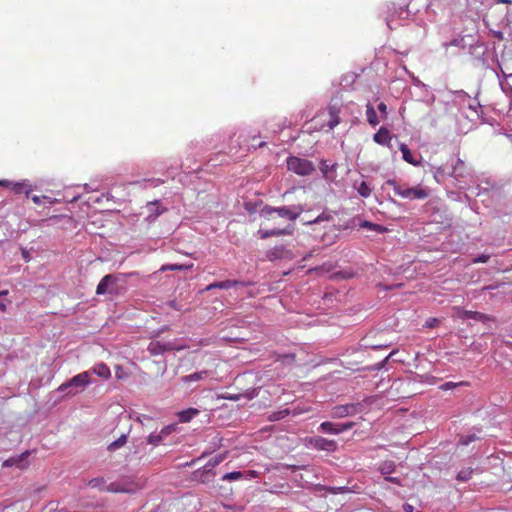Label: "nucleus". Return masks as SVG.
<instances>
[{"label":"nucleus","instance_id":"f257e3e1","mask_svg":"<svg viewBox=\"0 0 512 512\" xmlns=\"http://www.w3.org/2000/svg\"><path fill=\"white\" fill-rule=\"evenodd\" d=\"M126 290V280L123 274H107L96 287L97 295L119 296Z\"/></svg>","mask_w":512,"mask_h":512},{"label":"nucleus","instance_id":"f03ea898","mask_svg":"<svg viewBox=\"0 0 512 512\" xmlns=\"http://www.w3.org/2000/svg\"><path fill=\"white\" fill-rule=\"evenodd\" d=\"M449 176L455 179L457 183L456 186L459 189H463L468 184V180L472 177V172L465 162L457 157L451 160Z\"/></svg>","mask_w":512,"mask_h":512},{"label":"nucleus","instance_id":"7ed1b4c3","mask_svg":"<svg viewBox=\"0 0 512 512\" xmlns=\"http://www.w3.org/2000/svg\"><path fill=\"white\" fill-rule=\"evenodd\" d=\"M304 208L302 205H292V206H282V207H273L270 205H264L260 210V216L269 217L273 213H277L278 216L282 218H286L290 221H295L300 214L303 212Z\"/></svg>","mask_w":512,"mask_h":512},{"label":"nucleus","instance_id":"20e7f679","mask_svg":"<svg viewBox=\"0 0 512 512\" xmlns=\"http://www.w3.org/2000/svg\"><path fill=\"white\" fill-rule=\"evenodd\" d=\"M90 382V372L85 371L75 375L69 381L60 385L58 391L65 395H75L83 391Z\"/></svg>","mask_w":512,"mask_h":512},{"label":"nucleus","instance_id":"39448f33","mask_svg":"<svg viewBox=\"0 0 512 512\" xmlns=\"http://www.w3.org/2000/svg\"><path fill=\"white\" fill-rule=\"evenodd\" d=\"M289 171L299 176H309L315 172L313 162L297 156H289L286 160Z\"/></svg>","mask_w":512,"mask_h":512},{"label":"nucleus","instance_id":"423d86ee","mask_svg":"<svg viewBox=\"0 0 512 512\" xmlns=\"http://www.w3.org/2000/svg\"><path fill=\"white\" fill-rule=\"evenodd\" d=\"M304 444L308 448L325 451L327 453H334L339 449L338 443L335 440L327 439L322 436L306 437Z\"/></svg>","mask_w":512,"mask_h":512},{"label":"nucleus","instance_id":"0eeeda50","mask_svg":"<svg viewBox=\"0 0 512 512\" xmlns=\"http://www.w3.org/2000/svg\"><path fill=\"white\" fill-rule=\"evenodd\" d=\"M168 208L161 203V200H154L148 202L141 211V215L144 216V220L151 224L157 220V218L163 213L167 212Z\"/></svg>","mask_w":512,"mask_h":512},{"label":"nucleus","instance_id":"6e6552de","mask_svg":"<svg viewBox=\"0 0 512 512\" xmlns=\"http://www.w3.org/2000/svg\"><path fill=\"white\" fill-rule=\"evenodd\" d=\"M363 404L358 403H348L344 405H336L331 409L330 416L333 419H340L347 416H354L363 411Z\"/></svg>","mask_w":512,"mask_h":512},{"label":"nucleus","instance_id":"1a4fd4ad","mask_svg":"<svg viewBox=\"0 0 512 512\" xmlns=\"http://www.w3.org/2000/svg\"><path fill=\"white\" fill-rule=\"evenodd\" d=\"M184 348H185L184 346H178L173 341H168V342L152 341L149 343L147 350L151 355L157 356V355L164 354L165 352H170V351H175V350L179 351Z\"/></svg>","mask_w":512,"mask_h":512},{"label":"nucleus","instance_id":"9d476101","mask_svg":"<svg viewBox=\"0 0 512 512\" xmlns=\"http://www.w3.org/2000/svg\"><path fill=\"white\" fill-rule=\"evenodd\" d=\"M458 317L461 319H473L483 324L487 325L488 328H491V323H496V319L490 315L478 312V311H469V310H459Z\"/></svg>","mask_w":512,"mask_h":512},{"label":"nucleus","instance_id":"9b49d317","mask_svg":"<svg viewBox=\"0 0 512 512\" xmlns=\"http://www.w3.org/2000/svg\"><path fill=\"white\" fill-rule=\"evenodd\" d=\"M294 258V253L284 245L275 246L266 252V259L271 262L279 259L292 260Z\"/></svg>","mask_w":512,"mask_h":512},{"label":"nucleus","instance_id":"f8f14e48","mask_svg":"<svg viewBox=\"0 0 512 512\" xmlns=\"http://www.w3.org/2000/svg\"><path fill=\"white\" fill-rule=\"evenodd\" d=\"M215 475V470H210L204 465L202 468H199L192 473V480L201 484H207L214 479Z\"/></svg>","mask_w":512,"mask_h":512},{"label":"nucleus","instance_id":"ddd939ff","mask_svg":"<svg viewBox=\"0 0 512 512\" xmlns=\"http://www.w3.org/2000/svg\"><path fill=\"white\" fill-rule=\"evenodd\" d=\"M428 196L429 190L421 186L405 187L404 193H402V197L408 199H425Z\"/></svg>","mask_w":512,"mask_h":512},{"label":"nucleus","instance_id":"4468645a","mask_svg":"<svg viewBox=\"0 0 512 512\" xmlns=\"http://www.w3.org/2000/svg\"><path fill=\"white\" fill-rule=\"evenodd\" d=\"M29 456V452L26 451L23 454H21L18 457H12L3 462V467H12L16 466L20 469H25L29 466L28 461H26V458Z\"/></svg>","mask_w":512,"mask_h":512},{"label":"nucleus","instance_id":"2eb2a0df","mask_svg":"<svg viewBox=\"0 0 512 512\" xmlns=\"http://www.w3.org/2000/svg\"><path fill=\"white\" fill-rule=\"evenodd\" d=\"M392 135L386 127H381L374 135L373 140L380 145L391 147Z\"/></svg>","mask_w":512,"mask_h":512},{"label":"nucleus","instance_id":"dca6fc26","mask_svg":"<svg viewBox=\"0 0 512 512\" xmlns=\"http://www.w3.org/2000/svg\"><path fill=\"white\" fill-rule=\"evenodd\" d=\"M249 283L247 282H244V281H239V280H225V281H221V282H214L212 284H210L209 286H207V290H211L213 288H220V289H229V288H232V287H237V286H240V287H246L248 286Z\"/></svg>","mask_w":512,"mask_h":512},{"label":"nucleus","instance_id":"f3484780","mask_svg":"<svg viewBox=\"0 0 512 512\" xmlns=\"http://www.w3.org/2000/svg\"><path fill=\"white\" fill-rule=\"evenodd\" d=\"M318 431L321 433H324V434H331V435H339V434L343 433L340 423L330 422V421L322 422L318 427Z\"/></svg>","mask_w":512,"mask_h":512},{"label":"nucleus","instance_id":"a211bd4d","mask_svg":"<svg viewBox=\"0 0 512 512\" xmlns=\"http://www.w3.org/2000/svg\"><path fill=\"white\" fill-rule=\"evenodd\" d=\"M293 226H288L284 229H270V230H259L258 233L260 234L261 239H267L272 236H281V235H291L293 233Z\"/></svg>","mask_w":512,"mask_h":512},{"label":"nucleus","instance_id":"6ab92c4d","mask_svg":"<svg viewBox=\"0 0 512 512\" xmlns=\"http://www.w3.org/2000/svg\"><path fill=\"white\" fill-rule=\"evenodd\" d=\"M340 108L336 105L330 104L328 106L329 120L327 126L330 130L334 129L340 123L339 117Z\"/></svg>","mask_w":512,"mask_h":512},{"label":"nucleus","instance_id":"aec40b11","mask_svg":"<svg viewBox=\"0 0 512 512\" xmlns=\"http://www.w3.org/2000/svg\"><path fill=\"white\" fill-rule=\"evenodd\" d=\"M46 215L48 216L47 218H43V219H34V226H50V225H56L58 223H60L64 218L65 216L64 215H49V213H46Z\"/></svg>","mask_w":512,"mask_h":512},{"label":"nucleus","instance_id":"412c9836","mask_svg":"<svg viewBox=\"0 0 512 512\" xmlns=\"http://www.w3.org/2000/svg\"><path fill=\"white\" fill-rule=\"evenodd\" d=\"M399 149L402 152V158L404 161L408 162L409 164H412L413 166L421 165V161L415 159L409 147L405 143H400Z\"/></svg>","mask_w":512,"mask_h":512},{"label":"nucleus","instance_id":"4be33fe9","mask_svg":"<svg viewBox=\"0 0 512 512\" xmlns=\"http://www.w3.org/2000/svg\"><path fill=\"white\" fill-rule=\"evenodd\" d=\"M333 220V212L331 210L325 209L320 215L312 220L302 219L304 225H313L318 224L324 221H332Z\"/></svg>","mask_w":512,"mask_h":512},{"label":"nucleus","instance_id":"5701e85b","mask_svg":"<svg viewBox=\"0 0 512 512\" xmlns=\"http://www.w3.org/2000/svg\"><path fill=\"white\" fill-rule=\"evenodd\" d=\"M200 411L196 408H188L177 413L179 422L188 423L194 417L198 416Z\"/></svg>","mask_w":512,"mask_h":512},{"label":"nucleus","instance_id":"b1692460","mask_svg":"<svg viewBox=\"0 0 512 512\" xmlns=\"http://www.w3.org/2000/svg\"><path fill=\"white\" fill-rule=\"evenodd\" d=\"M336 167V163L329 165L326 160H321L319 168L325 179L334 180L335 176L333 173L335 172Z\"/></svg>","mask_w":512,"mask_h":512},{"label":"nucleus","instance_id":"393cba45","mask_svg":"<svg viewBox=\"0 0 512 512\" xmlns=\"http://www.w3.org/2000/svg\"><path fill=\"white\" fill-rule=\"evenodd\" d=\"M359 226H360V228H365V229H368V230H372V231H375V232H377L379 234H383V233L388 231L387 227H385L383 225H380V224H377V223H373V222L368 221V220H362L359 223Z\"/></svg>","mask_w":512,"mask_h":512},{"label":"nucleus","instance_id":"a878e982","mask_svg":"<svg viewBox=\"0 0 512 512\" xmlns=\"http://www.w3.org/2000/svg\"><path fill=\"white\" fill-rule=\"evenodd\" d=\"M340 231V228H337V226L333 225L332 229L328 232H325L321 240L325 245H331L335 243L336 239L338 238V233Z\"/></svg>","mask_w":512,"mask_h":512},{"label":"nucleus","instance_id":"bb28decb","mask_svg":"<svg viewBox=\"0 0 512 512\" xmlns=\"http://www.w3.org/2000/svg\"><path fill=\"white\" fill-rule=\"evenodd\" d=\"M207 376H208V371L207 370H202V371H197V372H194L192 374L183 376L181 378V380H182L183 383H190V382H194V381L203 380Z\"/></svg>","mask_w":512,"mask_h":512},{"label":"nucleus","instance_id":"cd10ccee","mask_svg":"<svg viewBox=\"0 0 512 512\" xmlns=\"http://www.w3.org/2000/svg\"><path fill=\"white\" fill-rule=\"evenodd\" d=\"M366 117L367 122L373 127L377 126L380 122L376 114V111L371 103H368L366 105Z\"/></svg>","mask_w":512,"mask_h":512},{"label":"nucleus","instance_id":"c85d7f7f","mask_svg":"<svg viewBox=\"0 0 512 512\" xmlns=\"http://www.w3.org/2000/svg\"><path fill=\"white\" fill-rule=\"evenodd\" d=\"M128 441V433H122L116 440L111 442L107 446V450L112 452L116 451L117 449L123 447Z\"/></svg>","mask_w":512,"mask_h":512},{"label":"nucleus","instance_id":"c756f323","mask_svg":"<svg viewBox=\"0 0 512 512\" xmlns=\"http://www.w3.org/2000/svg\"><path fill=\"white\" fill-rule=\"evenodd\" d=\"M92 372L103 379H108L111 376L109 367L104 363L96 364L93 367Z\"/></svg>","mask_w":512,"mask_h":512},{"label":"nucleus","instance_id":"7c9ffc66","mask_svg":"<svg viewBox=\"0 0 512 512\" xmlns=\"http://www.w3.org/2000/svg\"><path fill=\"white\" fill-rule=\"evenodd\" d=\"M353 187L357 190L358 194L361 197L367 198L371 195L372 189L369 187V185L365 181H361L359 184L355 182L353 184Z\"/></svg>","mask_w":512,"mask_h":512},{"label":"nucleus","instance_id":"2f4dec72","mask_svg":"<svg viewBox=\"0 0 512 512\" xmlns=\"http://www.w3.org/2000/svg\"><path fill=\"white\" fill-rule=\"evenodd\" d=\"M11 190L15 194H23L24 193L27 198H28L29 193H30V187L25 182H14Z\"/></svg>","mask_w":512,"mask_h":512},{"label":"nucleus","instance_id":"473e14b6","mask_svg":"<svg viewBox=\"0 0 512 512\" xmlns=\"http://www.w3.org/2000/svg\"><path fill=\"white\" fill-rule=\"evenodd\" d=\"M486 194L490 198H500L503 196V190L500 187L492 186L491 188H484L478 195Z\"/></svg>","mask_w":512,"mask_h":512},{"label":"nucleus","instance_id":"72a5a7b5","mask_svg":"<svg viewBox=\"0 0 512 512\" xmlns=\"http://www.w3.org/2000/svg\"><path fill=\"white\" fill-rule=\"evenodd\" d=\"M227 456V452L221 453L216 455L215 457L211 458L205 466L208 467L210 470H214V468L219 465L221 462L225 460Z\"/></svg>","mask_w":512,"mask_h":512},{"label":"nucleus","instance_id":"f704fd0d","mask_svg":"<svg viewBox=\"0 0 512 512\" xmlns=\"http://www.w3.org/2000/svg\"><path fill=\"white\" fill-rule=\"evenodd\" d=\"M147 446V441L145 440H133L132 441V452L137 455L140 453H144Z\"/></svg>","mask_w":512,"mask_h":512},{"label":"nucleus","instance_id":"c9c22d12","mask_svg":"<svg viewBox=\"0 0 512 512\" xmlns=\"http://www.w3.org/2000/svg\"><path fill=\"white\" fill-rule=\"evenodd\" d=\"M473 471L474 470L470 467L463 468L457 473L456 479L460 482H466L471 479Z\"/></svg>","mask_w":512,"mask_h":512},{"label":"nucleus","instance_id":"e433bc0d","mask_svg":"<svg viewBox=\"0 0 512 512\" xmlns=\"http://www.w3.org/2000/svg\"><path fill=\"white\" fill-rule=\"evenodd\" d=\"M191 267H192V264H190V265H186V264H168V265L162 266L161 271H166V270H170V271H187Z\"/></svg>","mask_w":512,"mask_h":512},{"label":"nucleus","instance_id":"4c0bfd02","mask_svg":"<svg viewBox=\"0 0 512 512\" xmlns=\"http://www.w3.org/2000/svg\"><path fill=\"white\" fill-rule=\"evenodd\" d=\"M165 439L162 437L160 433L152 432L146 438L147 444H152L153 446H158L163 443Z\"/></svg>","mask_w":512,"mask_h":512},{"label":"nucleus","instance_id":"58836bf2","mask_svg":"<svg viewBox=\"0 0 512 512\" xmlns=\"http://www.w3.org/2000/svg\"><path fill=\"white\" fill-rule=\"evenodd\" d=\"M478 439H479V437L475 433H471L468 435H460L459 440H458V445L467 446L471 442L476 441Z\"/></svg>","mask_w":512,"mask_h":512},{"label":"nucleus","instance_id":"ea45409f","mask_svg":"<svg viewBox=\"0 0 512 512\" xmlns=\"http://www.w3.org/2000/svg\"><path fill=\"white\" fill-rule=\"evenodd\" d=\"M289 414H290V411L288 409L275 411V412H272L268 416V420L271 422L279 421V420L285 418L286 416H288Z\"/></svg>","mask_w":512,"mask_h":512},{"label":"nucleus","instance_id":"a19ab883","mask_svg":"<svg viewBox=\"0 0 512 512\" xmlns=\"http://www.w3.org/2000/svg\"><path fill=\"white\" fill-rule=\"evenodd\" d=\"M244 477L243 472L241 471H232L224 474L222 476V480L224 481H236Z\"/></svg>","mask_w":512,"mask_h":512},{"label":"nucleus","instance_id":"79ce46f5","mask_svg":"<svg viewBox=\"0 0 512 512\" xmlns=\"http://www.w3.org/2000/svg\"><path fill=\"white\" fill-rule=\"evenodd\" d=\"M384 185L392 186L394 189L395 194L402 197V193H404V187L400 185L396 180L394 179H388Z\"/></svg>","mask_w":512,"mask_h":512},{"label":"nucleus","instance_id":"37998d69","mask_svg":"<svg viewBox=\"0 0 512 512\" xmlns=\"http://www.w3.org/2000/svg\"><path fill=\"white\" fill-rule=\"evenodd\" d=\"M178 429V426L176 423H172V424H169V425H166L164 426L161 430H160V434L162 435V437L164 439H166V437L168 435H170L171 433L175 432L176 430Z\"/></svg>","mask_w":512,"mask_h":512},{"label":"nucleus","instance_id":"c03bdc74","mask_svg":"<svg viewBox=\"0 0 512 512\" xmlns=\"http://www.w3.org/2000/svg\"><path fill=\"white\" fill-rule=\"evenodd\" d=\"M463 385H467L466 382L462 381V382H458V383H455V382H445L443 384H441L439 386V389L443 390V391H447V390H452L456 387H459V386H463Z\"/></svg>","mask_w":512,"mask_h":512},{"label":"nucleus","instance_id":"a18cd8bd","mask_svg":"<svg viewBox=\"0 0 512 512\" xmlns=\"http://www.w3.org/2000/svg\"><path fill=\"white\" fill-rule=\"evenodd\" d=\"M46 202L49 203V204H53V203L57 202V199L56 198H51L49 196L39 197V196L34 195V204L40 205V204L46 203Z\"/></svg>","mask_w":512,"mask_h":512},{"label":"nucleus","instance_id":"49530a36","mask_svg":"<svg viewBox=\"0 0 512 512\" xmlns=\"http://www.w3.org/2000/svg\"><path fill=\"white\" fill-rule=\"evenodd\" d=\"M325 490L331 494H339V493L342 494V493H347L350 491L349 487H347V486H340V487L328 486V487H325Z\"/></svg>","mask_w":512,"mask_h":512},{"label":"nucleus","instance_id":"de8ad7c7","mask_svg":"<svg viewBox=\"0 0 512 512\" xmlns=\"http://www.w3.org/2000/svg\"><path fill=\"white\" fill-rule=\"evenodd\" d=\"M445 175H449V165H442L439 168H437L435 172V179L439 182V177H443Z\"/></svg>","mask_w":512,"mask_h":512},{"label":"nucleus","instance_id":"09e8293b","mask_svg":"<svg viewBox=\"0 0 512 512\" xmlns=\"http://www.w3.org/2000/svg\"><path fill=\"white\" fill-rule=\"evenodd\" d=\"M395 469V464L393 462H385L381 468H380V472L383 474V475H388L390 473H392Z\"/></svg>","mask_w":512,"mask_h":512},{"label":"nucleus","instance_id":"8fccbe9b","mask_svg":"<svg viewBox=\"0 0 512 512\" xmlns=\"http://www.w3.org/2000/svg\"><path fill=\"white\" fill-rule=\"evenodd\" d=\"M42 369L47 372V376L46 378H41L39 380V385L42 386V385H45L47 383L50 382V380L52 379V371L50 370V368L48 366H42Z\"/></svg>","mask_w":512,"mask_h":512},{"label":"nucleus","instance_id":"3c124183","mask_svg":"<svg viewBox=\"0 0 512 512\" xmlns=\"http://www.w3.org/2000/svg\"><path fill=\"white\" fill-rule=\"evenodd\" d=\"M395 353H397V350H393L392 352H390V353L388 354V356H386V357H385V359H384V360H382L381 362L377 363V364L372 368V370H380V369H382V368L385 366V364L387 363V361H388V360H389V359H390V358H391Z\"/></svg>","mask_w":512,"mask_h":512},{"label":"nucleus","instance_id":"603ef678","mask_svg":"<svg viewBox=\"0 0 512 512\" xmlns=\"http://www.w3.org/2000/svg\"><path fill=\"white\" fill-rule=\"evenodd\" d=\"M440 323V320L438 318H434V317H431V318H428L425 322V324L423 325V327L425 328H435L439 325Z\"/></svg>","mask_w":512,"mask_h":512},{"label":"nucleus","instance_id":"864d4df0","mask_svg":"<svg viewBox=\"0 0 512 512\" xmlns=\"http://www.w3.org/2000/svg\"><path fill=\"white\" fill-rule=\"evenodd\" d=\"M377 108H378V110L380 112L381 118L386 119L387 116H388L387 105L384 102H381V103L378 104Z\"/></svg>","mask_w":512,"mask_h":512},{"label":"nucleus","instance_id":"5fc2aeb1","mask_svg":"<svg viewBox=\"0 0 512 512\" xmlns=\"http://www.w3.org/2000/svg\"><path fill=\"white\" fill-rule=\"evenodd\" d=\"M42 512H57V504L53 501L49 502L43 507Z\"/></svg>","mask_w":512,"mask_h":512},{"label":"nucleus","instance_id":"6e6d98bb","mask_svg":"<svg viewBox=\"0 0 512 512\" xmlns=\"http://www.w3.org/2000/svg\"><path fill=\"white\" fill-rule=\"evenodd\" d=\"M490 255L481 254L473 259V263H486L488 262Z\"/></svg>","mask_w":512,"mask_h":512},{"label":"nucleus","instance_id":"4d7b16f0","mask_svg":"<svg viewBox=\"0 0 512 512\" xmlns=\"http://www.w3.org/2000/svg\"><path fill=\"white\" fill-rule=\"evenodd\" d=\"M104 483L103 478H93L89 481V486L91 487H99L101 484Z\"/></svg>","mask_w":512,"mask_h":512},{"label":"nucleus","instance_id":"13d9d810","mask_svg":"<svg viewBox=\"0 0 512 512\" xmlns=\"http://www.w3.org/2000/svg\"><path fill=\"white\" fill-rule=\"evenodd\" d=\"M257 395H258L257 389H251V390H247L243 396L250 400V399H253L254 397H256Z\"/></svg>","mask_w":512,"mask_h":512},{"label":"nucleus","instance_id":"bf43d9fd","mask_svg":"<svg viewBox=\"0 0 512 512\" xmlns=\"http://www.w3.org/2000/svg\"><path fill=\"white\" fill-rule=\"evenodd\" d=\"M342 432L348 431L355 426V422L340 423Z\"/></svg>","mask_w":512,"mask_h":512},{"label":"nucleus","instance_id":"052dcab7","mask_svg":"<svg viewBox=\"0 0 512 512\" xmlns=\"http://www.w3.org/2000/svg\"><path fill=\"white\" fill-rule=\"evenodd\" d=\"M385 480L396 485H401V480L398 477L386 476Z\"/></svg>","mask_w":512,"mask_h":512},{"label":"nucleus","instance_id":"680f3d73","mask_svg":"<svg viewBox=\"0 0 512 512\" xmlns=\"http://www.w3.org/2000/svg\"><path fill=\"white\" fill-rule=\"evenodd\" d=\"M167 305L174 310L181 311V306L178 305L176 300H170L167 302Z\"/></svg>","mask_w":512,"mask_h":512},{"label":"nucleus","instance_id":"e2e57ef3","mask_svg":"<svg viewBox=\"0 0 512 512\" xmlns=\"http://www.w3.org/2000/svg\"><path fill=\"white\" fill-rule=\"evenodd\" d=\"M14 182L10 180H0V186L1 187H7L9 189H12Z\"/></svg>","mask_w":512,"mask_h":512},{"label":"nucleus","instance_id":"0e129e2a","mask_svg":"<svg viewBox=\"0 0 512 512\" xmlns=\"http://www.w3.org/2000/svg\"><path fill=\"white\" fill-rule=\"evenodd\" d=\"M241 394H234V395H228L224 396L225 399L232 400V401H238L241 398Z\"/></svg>","mask_w":512,"mask_h":512},{"label":"nucleus","instance_id":"69168bd1","mask_svg":"<svg viewBox=\"0 0 512 512\" xmlns=\"http://www.w3.org/2000/svg\"><path fill=\"white\" fill-rule=\"evenodd\" d=\"M403 511L404 512H414V507L409 503L403 504Z\"/></svg>","mask_w":512,"mask_h":512},{"label":"nucleus","instance_id":"338daca9","mask_svg":"<svg viewBox=\"0 0 512 512\" xmlns=\"http://www.w3.org/2000/svg\"><path fill=\"white\" fill-rule=\"evenodd\" d=\"M389 346H390V344H379V345H371L370 348L374 349V350H378V349H382V348H387Z\"/></svg>","mask_w":512,"mask_h":512},{"label":"nucleus","instance_id":"774afa93","mask_svg":"<svg viewBox=\"0 0 512 512\" xmlns=\"http://www.w3.org/2000/svg\"><path fill=\"white\" fill-rule=\"evenodd\" d=\"M22 256L26 261H29V251L26 249H22Z\"/></svg>","mask_w":512,"mask_h":512}]
</instances>
